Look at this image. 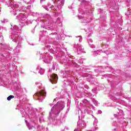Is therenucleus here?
<instances>
[{"mask_svg":"<svg viewBox=\"0 0 131 131\" xmlns=\"http://www.w3.org/2000/svg\"><path fill=\"white\" fill-rule=\"evenodd\" d=\"M50 81L52 84H56L58 81V76L56 74H53L50 76Z\"/></svg>","mask_w":131,"mask_h":131,"instance_id":"obj_1","label":"nucleus"},{"mask_svg":"<svg viewBox=\"0 0 131 131\" xmlns=\"http://www.w3.org/2000/svg\"><path fill=\"white\" fill-rule=\"evenodd\" d=\"M46 95H47V93L46 92H45V91L41 90L39 92L36 93L34 95V97H35V96H36L37 97H38V100H39V96H45Z\"/></svg>","mask_w":131,"mask_h":131,"instance_id":"obj_2","label":"nucleus"},{"mask_svg":"<svg viewBox=\"0 0 131 131\" xmlns=\"http://www.w3.org/2000/svg\"><path fill=\"white\" fill-rule=\"evenodd\" d=\"M14 98H15V96H14V95H10L7 97V100L8 101H11V99H14Z\"/></svg>","mask_w":131,"mask_h":131,"instance_id":"obj_3","label":"nucleus"}]
</instances>
